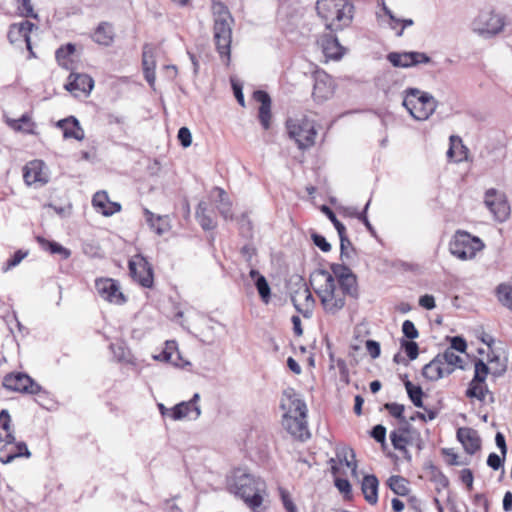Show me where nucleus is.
<instances>
[{
    "label": "nucleus",
    "mask_w": 512,
    "mask_h": 512,
    "mask_svg": "<svg viewBox=\"0 0 512 512\" xmlns=\"http://www.w3.org/2000/svg\"><path fill=\"white\" fill-rule=\"evenodd\" d=\"M36 239L43 249L48 250L52 254H60L63 259H67L71 255L70 250L57 242L46 240L41 236H37Z\"/></svg>",
    "instance_id": "4c0bfd02"
},
{
    "label": "nucleus",
    "mask_w": 512,
    "mask_h": 512,
    "mask_svg": "<svg viewBox=\"0 0 512 512\" xmlns=\"http://www.w3.org/2000/svg\"><path fill=\"white\" fill-rule=\"evenodd\" d=\"M255 286L259 293L260 298L264 303H268L270 300L271 289L264 276H259L255 281Z\"/></svg>",
    "instance_id": "49530a36"
},
{
    "label": "nucleus",
    "mask_w": 512,
    "mask_h": 512,
    "mask_svg": "<svg viewBox=\"0 0 512 512\" xmlns=\"http://www.w3.org/2000/svg\"><path fill=\"white\" fill-rule=\"evenodd\" d=\"M95 288L98 294L106 301L114 304H123L126 299L120 291L119 284L110 278L97 279Z\"/></svg>",
    "instance_id": "ddd939ff"
},
{
    "label": "nucleus",
    "mask_w": 512,
    "mask_h": 512,
    "mask_svg": "<svg viewBox=\"0 0 512 512\" xmlns=\"http://www.w3.org/2000/svg\"><path fill=\"white\" fill-rule=\"evenodd\" d=\"M457 439L463 445L464 450L472 455L481 447L478 432L469 427H461L457 430Z\"/></svg>",
    "instance_id": "aec40b11"
},
{
    "label": "nucleus",
    "mask_w": 512,
    "mask_h": 512,
    "mask_svg": "<svg viewBox=\"0 0 512 512\" xmlns=\"http://www.w3.org/2000/svg\"><path fill=\"white\" fill-rule=\"evenodd\" d=\"M466 396L469 398H477L481 402H485L486 398H489L491 403L494 402V395L488 389L484 382L471 381L468 389L466 390Z\"/></svg>",
    "instance_id": "c756f323"
},
{
    "label": "nucleus",
    "mask_w": 512,
    "mask_h": 512,
    "mask_svg": "<svg viewBox=\"0 0 512 512\" xmlns=\"http://www.w3.org/2000/svg\"><path fill=\"white\" fill-rule=\"evenodd\" d=\"M406 392L411 402L418 408H423L422 397L424 395L423 390L420 386H415L411 381L406 380L404 382Z\"/></svg>",
    "instance_id": "a19ab883"
},
{
    "label": "nucleus",
    "mask_w": 512,
    "mask_h": 512,
    "mask_svg": "<svg viewBox=\"0 0 512 512\" xmlns=\"http://www.w3.org/2000/svg\"><path fill=\"white\" fill-rule=\"evenodd\" d=\"M335 486L343 494H349L351 492V485L347 479L336 478Z\"/></svg>",
    "instance_id": "774afa93"
},
{
    "label": "nucleus",
    "mask_w": 512,
    "mask_h": 512,
    "mask_svg": "<svg viewBox=\"0 0 512 512\" xmlns=\"http://www.w3.org/2000/svg\"><path fill=\"white\" fill-rule=\"evenodd\" d=\"M371 436L379 443H383L386 438V428L383 425H376L371 431Z\"/></svg>",
    "instance_id": "e2e57ef3"
},
{
    "label": "nucleus",
    "mask_w": 512,
    "mask_h": 512,
    "mask_svg": "<svg viewBox=\"0 0 512 512\" xmlns=\"http://www.w3.org/2000/svg\"><path fill=\"white\" fill-rule=\"evenodd\" d=\"M505 18L494 11H481L471 23L474 33L488 39L499 34L505 27Z\"/></svg>",
    "instance_id": "0eeeda50"
},
{
    "label": "nucleus",
    "mask_w": 512,
    "mask_h": 512,
    "mask_svg": "<svg viewBox=\"0 0 512 512\" xmlns=\"http://www.w3.org/2000/svg\"><path fill=\"white\" fill-rule=\"evenodd\" d=\"M57 126L63 130L64 138H74L76 140H82L84 138V131L75 117L71 116L59 120Z\"/></svg>",
    "instance_id": "cd10ccee"
},
{
    "label": "nucleus",
    "mask_w": 512,
    "mask_h": 512,
    "mask_svg": "<svg viewBox=\"0 0 512 512\" xmlns=\"http://www.w3.org/2000/svg\"><path fill=\"white\" fill-rule=\"evenodd\" d=\"M178 139L183 147H189L192 143L190 130L187 127H181L178 131Z\"/></svg>",
    "instance_id": "4d7b16f0"
},
{
    "label": "nucleus",
    "mask_w": 512,
    "mask_h": 512,
    "mask_svg": "<svg viewBox=\"0 0 512 512\" xmlns=\"http://www.w3.org/2000/svg\"><path fill=\"white\" fill-rule=\"evenodd\" d=\"M312 240L313 243L323 252H329L331 250V245L324 236L319 234H313Z\"/></svg>",
    "instance_id": "13d9d810"
},
{
    "label": "nucleus",
    "mask_w": 512,
    "mask_h": 512,
    "mask_svg": "<svg viewBox=\"0 0 512 512\" xmlns=\"http://www.w3.org/2000/svg\"><path fill=\"white\" fill-rule=\"evenodd\" d=\"M65 87L76 96L78 92L89 95L94 87V80L88 74L71 73Z\"/></svg>",
    "instance_id": "6ab92c4d"
},
{
    "label": "nucleus",
    "mask_w": 512,
    "mask_h": 512,
    "mask_svg": "<svg viewBox=\"0 0 512 512\" xmlns=\"http://www.w3.org/2000/svg\"><path fill=\"white\" fill-rule=\"evenodd\" d=\"M483 248L480 238L461 230L456 231L449 244L450 253L462 261L473 259Z\"/></svg>",
    "instance_id": "423d86ee"
},
{
    "label": "nucleus",
    "mask_w": 512,
    "mask_h": 512,
    "mask_svg": "<svg viewBox=\"0 0 512 512\" xmlns=\"http://www.w3.org/2000/svg\"><path fill=\"white\" fill-rule=\"evenodd\" d=\"M92 204L104 216H111L121 210V205L116 202H111L105 191L96 192L93 196Z\"/></svg>",
    "instance_id": "b1692460"
},
{
    "label": "nucleus",
    "mask_w": 512,
    "mask_h": 512,
    "mask_svg": "<svg viewBox=\"0 0 512 512\" xmlns=\"http://www.w3.org/2000/svg\"><path fill=\"white\" fill-rule=\"evenodd\" d=\"M489 372V367L482 360H478L475 362V373L472 381H480L485 382L487 374Z\"/></svg>",
    "instance_id": "8fccbe9b"
},
{
    "label": "nucleus",
    "mask_w": 512,
    "mask_h": 512,
    "mask_svg": "<svg viewBox=\"0 0 512 512\" xmlns=\"http://www.w3.org/2000/svg\"><path fill=\"white\" fill-rule=\"evenodd\" d=\"M75 52V46L73 44H67L62 46L56 51V58L60 62L62 59L72 55Z\"/></svg>",
    "instance_id": "052dcab7"
},
{
    "label": "nucleus",
    "mask_w": 512,
    "mask_h": 512,
    "mask_svg": "<svg viewBox=\"0 0 512 512\" xmlns=\"http://www.w3.org/2000/svg\"><path fill=\"white\" fill-rule=\"evenodd\" d=\"M214 191L218 194L217 209L219 213L225 220L232 219V204L227 193L219 187H216Z\"/></svg>",
    "instance_id": "2f4dec72"
},
{
    "label": "nucleus",
    "mask_w": 512,
    "mask_h": 512,
    "mask_svg": "<svg viewBox=\"0 0 512 512\" xmlns=\"http://www.w3.org/2000/svg\"><path fill=\"white\" fill-rule=\"evenodd\" d=\"M28 255V251L18 250L14 255L7 261L5 270L11 269L18 264Z\"/></svg>",
    "instance_id": "6e6d98bb"
},
{
    "label": "nucleus",
    "mask_w": 512,
    "mask_h": 512,
    "mask_svg": "<svg viewBox=\"0 0 512 512\" xmlns=\"http://www.w3.org/2000/svg\"><path fill=\"white\" fill-rule=\"evenodd\" d=\"M336 455L338 460L341 463H344L348 468H350L353 475H356L357 464L353 449L347 447L342 448L337 451Z\"/></svg>",
    "instance_id": "79ce46f5"
},
{
    "label": "nucleus",
    "mask_w": 512,
    "mask_h": 512,
    "mask_svg": "<svg viewBox=\"0 0 512 512\" xmlns=\"http://www.w3.org/2000/svg\"><path fill=\"white\" fill-rule=\"evenodd\" d=\"M487 465L494 470H498L503 465V459L496 453H491L488 456Z\"/></svg>",
    "instance_id": "69168bd1"
},
{
    "label": "nucleus",
    "mask_w": 512,
    "mask_h": 512,
    "mask_svg": "<svg viewBox=\"0 0 512 512\" xmlns=\"http://www.w3.org/2000/svg\"><path fill=\"white\" fill-rule=\"evenodd\" d=\"M331 270L333 272L331 275L336 279V281H339L341 277L348 276L352 273L350 268L342 264H332Z\"/></svg>",
    "instance_id": "5fc2aeb1"
},
{
    "label": "nucleus",
    "mask_w": 512,
    "mask_h": 512,
    "mask_svg": "<svg viewBox=\"0 0 512 512\" xmlns=\"http://www.w3.org/2000/svg\"><path fill=\"white\" fill-rule=\"evenodd\" d=\"M389 488L397 495L404 496L408 493L406 480L398 475H393L388 479L387 482Z\"/></svg>",
    "instance_id": "37998d69"
},
{
    "label": "nucleus",
    "mask_w": 512,
    "mask_h": 512,
    "mask_svg": "<svg viewBox=\"0 0 512 512\" xmlns=\"http://www.w3.org/2000/svg\"><path fill=\"white\" fill-rule=\"evenodd\" d=\"M280 406L285 411L284 415L306 416L307 414L305 402L298 397L292 388H288L283 392Z\"/></svg>",
    "instance_id": "dca6fc26"
},
{
    "label": "nucleus",
    "mask_w": 512,
    "mask_h": 512,
    "mask_svg": "<svg viewBox=\"0 0 512 512\" xmlns=\"http://www.w3.org/2000/svg\"><path fill=\"white\" fill-rule=\"evenodd\" d=\"M336 283L337 287L340 288L346 296H357V281L353 273L348 276L341 277V279L336 281Z\"/></svg>",
    "instance_id": "58836bf2"
},
{
    "label": "nucleus",
    "mask_w": 512,
    "mask_h": 512,
    "mask_svg": "<svg viewBox=\"0 0 512 512\" xmlns=\"http://www.w3.org/2000/svg\"><path fill=\"white\" fill-rule=\"evenodd\" d=\"M498 301L512 312V284L501 283L496 288Z\"/></svg>",
    "instance_id": "ea45409f"
},
{
    "label": "nucleus",
    "mask_w": 512,
    "mask_h": 512,
    "mask_svg": "<svg viewBox=\"0 0 512 512\" xmlns=\"http://www.w3.org/2000/svg\"><path fill=\"white\" fill-rule=\"evenodd\" d=\"M19 14L23 17L37 18L31 0H14Z\"/></svg>",
    "instance_id": "de8ad7c7"
},
{
    "label": "nucleus",
    "mask_w": 512,
    "mask_h": 512,
    "mask_svg": "<svg viewBox=\"0 0 512 512\" xmlns=\"http://www.w3.org/2000/svg\"><path fill=\"white\" fill-rule=\"evenodd\" d=\"M44 163L40 160H34L24 167L23 178L27 185L46 183V175L43 172Z\"/></svg>",
    "instance_id": "412c9836"
},
{
    "label": "nucleus",
    "mask_w": 512,
    "mask_h": 512,
    "mask_svg": "<svg viewBox=\"0 0 512 512\" xmlns=\"http://www.w3.org/2000/svg\"><path fill=\"white\" fill-rule=\"evenodd\" d=\"M419 305L427 310L435 308V299L432 295H423L419 298Z\"/></svg>",
    "instance_id": "338daca9"
},
{
    "label": "nucleus",
    "mask_w": 512,
    "mask_h": 512,
    "mask_svg": "<svg viewBox=\"0 0 512 512\" xmlns=\"http://www.w3.org/2000/svg\"><path fill=\"white\" fill-rule=\"evenodd\" d=\"M484 203L496 221L502 223L509 218L510 206L504 193L494 188L488 189L485 193Z\"/></svg>",
    "instance_id": "1a4fd4ad"
},
{
    "label": "nucleus",
    "mask_w": 512,
    "mask_h": 512,
    "mask_svg": "<svg viewBox=\"0 0 512 512\" xmlns=\"http://www.w3.org/2000/svg\"><path fill=\"white\" fill-rule=\"evenodd\" d=\"M283 426L295 438H298L300 440H305L309 437L306 416L284 415L283 416Z\"/></svg>",
    "instance_id": "a211bd4d"
},
{
    "label": "nucleus",
    "mask_w": 512,
    "mask_h": 512,
    "mask_svg": "<svg viewBox=\"0 0 512 512\" xmlns=\"http://www.w3.org/2000/svg\"><path fill=\"white\" fill-rule=\"evenodd\" d=\"M388 61L394 67L409 68L418 64H427L431 58L423 52H391L387 56Z\"/></svg>",
    "instance_id": "9b49d317"
},
{
    "label": "nucleus",
    "mask_w": 512,
    "mask_h": 512,
    "mask_svg": "<svg viewBox=\"0 0 512 512\" xmlns=\"http://www.w3.org/2000/svg\"><path fill=\"white\" fill-rule=\"evenodd\" d=\"M129 272L132 278L145 288L153 285V270L149 262L137 255L129 261Z\"/></svg>",
    "instance_id": "9d476101"
},
{
    "label": "nucleus",
    "mask_w": 512,
    "mask_h": 512,
    "mask_svg": "<svg viewBox=\"0 0 512 512\" xmlns=\"http://www.w3.org/2000/svg\"><path fill=\"white\" fill-rule=\"evenodd\" d=\"M286 128L290 138L294 139L299 149H307L314 145L317 132L309 119H288Z\"/></svg>",
    "instance_id": "6e6552de"
},
{
    "label": "nucleus",
    "mask_w": 512,
    "mask_h": 512,
    "mask_svg": "<svg viewBox=\"0 0 512 512\" xmlns=\"http://www.w3.org/2000/svg\"><path fill=\"white\" fill-rule=\"evenodd\" d=\"M378 486L379 482L375 475L364 476L361 484V489L365 500L369 504H376L378 501Z\"/></svg>",
    "instance_id": "c85d7f7f"
},
{
    "label": "nucleus",
    "mask_w": 512,
    "mask_h": 512,
    "mask_svg": "<svg viewBox=\"0 0 512 512\" xmlns=\"http://www.w3.org/2000/svg\"><path fill=\"white\" fill-rule=\"evenodd\" d=\"M311 282L326 313L335 315L343 309L346 295L337 287L336 279L330 272L324 269L315 270L311 274Z\"/></svg>",
    "instance_id": "f257e3e1"
},
{
    "label": "nucleus",
    "mask_w": 512,
    "mask_h": 512,
    "mask_svg": "<svg viewBox=\"0 0 512 512\" xmlns=\"http://www.w3.org/2000/svg\"><path fill=\"white\" fill-rule=\"evenodd\" d=\"M254 98L261 104L259 108V120L264 129H269L271 120V98L262 90L255 91Z\"/></svg>",
    "instance_id": "a878e982"
},
{
    "label": "nucleus",
    "mask_w": 512,
    "mask_h": 512,
    "mask_svg": "<svg viewBox=\"0 0 512 512\" xmlns=\"http://www.w3.org/2000/svg\"><path fill=\"white\" fill-rule=\"evenodd\" d=\"M155 359L171 363L175 366H183L181 363V355L177 349L175 341H167L165 349Z\"/></svg>",
    "instance_id": "7c9ffc66"
},
{
    "label": "nucleus",
    "mask_w": 512,
    "mask_h": 512,
    "mask_svg": "<svg viewBox=\"0 0 512 512\" xmlns=\"http://www.w3.org/2000/svg\"><path fill=\"white\" fill-rule=\"evenodd\" d=\"M447 370H451V374L456 367L462 368V359L453 351V349H446L442 354L437 355Z\"/></svg>",
    "instance_id": "e433bc0d"
},
{
    "label": "nucleus",
    "mask_w": 512,
    "mask_h": 512,
    "mask_svg": "<svg viewBox=\"0 0 512 512\" xmlns=\"http://www.w3.org/2000/svg\"><path fill=\"white\" fill-rule=\"evenodd\" d=\"M450 374L451 370L446 369L437 355L422 369V376L428 381H437Z\"/></svg>",
    "instance_id": "5701e85b"
},
{
    "label": "nucleus",
    "mask_w": 512,
    "mask_h": 512,
    "mask_svg": "<svg viewBox=\"0 0 512 512\" xmlns=\"http://www.w3.org/2000/svg\"><path fill=\"white\" fill-rule=\"evenodd\" d=\"M366 350L373 359H376L380 356L381 349L380 344L377 341L367 340Z\"/></svg>",
    "instance_id": "680f3d73"
},
{
    "label": "nucleus",
    "mask_w": 512,
    "mask_h": 512,
    "mask_svg": "<svg viewBox=\"0 0 512 512\" xmlns=\"http://www.w3.org/2000/svg\"><path fill=\"white\" fill-rule=\"evenodd\" d=\"M384 409H386L393 417L406 423L405 417L403 416L405 409L404 405L398 403H386L384 404Z\"/></svg>",
    "instance_id": "3c124183"
},
{
    "label": "nucleus",
    "mask_w": 512,
    "mask_h": 512,
    "mask_svg": "<svg viewBox=\"0 0 512 512\" xmlns=\"http://www.w3.org/2000/svg\"><path fill=\"white\" fill-rule=\"evenodd\" d=\"M280 497L283 503V506L288 512H297L296 506L291 499L289 492L284 488H279Z\"/></svg>",
    "instance_id": "864d4df0"
},
{
    "label": "nucleus",
    "mask_w": 512,
    "mask_h": 512,
    "mask_svg": "<svg viewBox=\"0 0 512 512\" xmlns=\"http://www.w3.org/2000/svg\"><path fill=\"white\" fill-rule=\"evenodd\" d=\"M291 301L297 311L306 315L314 305V298L306 283L300 280L299 287L291 294Z\"/></svg>",
    "instance_id": "f3484780"
},
{
    "label": "nucleus",
    "mask_w": 512,
    "mask_h": 512,
    "mask_svg": "<svg viewBox=\"0 0 512 512\" xmlns=\"http://www.w3.org/2000/svg\"><path fill=\"white\" fill-rule=\"evenodd\" d=\"M352 244L346 235L340 236V255L341 259L349 258L348 249L351 248Z\"/></svg>",
    "instance_id": "0e129e2a"
},
{
    "label": "nucleus",
    "mask_w": 512,
    "mask_h": 512,
    "mask_svg": "<svg viewBox=\"0 0 512 512\" xmlns=\"http://www.w3.org/2000/svg\"><path fill=\"white\" fill-rule=\"evenodd\" d=\"M142 65H143V70H145L147 68H150V69L156 68L155 48L152 44H145L143 46Z\"/></svg>",
    "instance_id": "c03bdc74"
},
{
    "label": "nucleus",
    "mask_w": 512,
    "mask_h": 512,
    "mask_svg": "<svg viewBox=\"0 0 512 512\" xmlns=\"http://www.w3.org/2000/svg\"><path fill=\"white\" fill-rule=\"evenodd\" d=\"M0 441H4L5 444H12L15 441L10 431V415L6 409L0 412Z\"/></svg>",
    "instance_id": "72a5a7b5"
},
{
    "label": "nucleus",
    "mask_w": 512,
    "mask_h": 512,
    "mask_svg": "<svg viewBox=\"0 0 512 512\" xmlns=\"http://www.w3.org/2000/svg\"><path fill=\"white\" fill-rule=\"evenodd\" d=\"M144 215L149 227L159 236L165 234L170 230V223L168 216L155 215L149 209H144Z\"/></svg>",
    "instance_id": "bb28decb"
},
{
    "label": "nucleus",
    "mask_w": 512,
    "mask_h": 512,
    "mask_svg": "<svg viewBox=\"0 0 512 512\" xmlns=\"http://www.w3.org/2000/svg\"><path fill=\"white\" fill-rule=\"evenodd\" d=\"M320 44L327 58L338 60L345 53V48L339 43L338 39L331 34L324 35L320 40Z\"/></svg>",
    "instance_id": "393cba45"
},
{
    "label": "nucleus",
    "mask_w": 512,
    "mask_h": 512,
    "mask_svg": "<svg viewBox=\"0 0 512 512\" xmlns=\"http://www.w3.org/2000/svg\"><path fill=\"white\" fill-rule=\"evenodd\" d=\"M34 28L37 29V27L28 20H24L19 23H14L9 28L8 39L12 44L22 42L25 43L30 54L34 56L30 38V33Z\"/></svg>",
    "instance_id": "2eb2a0df"
},
{
    "label": "nucleus",
    "mask_w": 512,
    "mask_h": 512,
    "mask_svg": "<svg viewBox=\"0 0 512 512\" xmlns=\"http://www.w3.org/2000/svg\"><path fill=\"white\" fill-rule=\"evenodd\" d=\"M194 413L191 407V402H181L173 407L171 416L174 420H181L185 417L191 416Z\"/></svg>",
    "instance_id": "a18cd8bd"
},
{
    "label": "nucleus",
    "mask_w": 512,
    "mask_h": 512,
    "mask_svg": "<svg viewBox=\"0 0 512 512\" xmlns=\"http://www.w3.org/2000/svg\"><path fill=\"white\" fill-rule=\"evenodd\" d=\"M31 453L27 448V445L24 442H19L17 444H5L0 449V461L3 464L11 463L14 459L18 457H30Z\"/></svg>",
    "instance_id": "4be33fe9"
},
{
    "label": "nucleus",
    "mask_w": 512,
    "mask_h": 512,
    "mask_svg": "<svg viewBox=\"0 0 512 512\" xmlns=\"http://www.w3.org/2000/svg\"><path fill=\"white\" fill-rule=\"evenodd\" d=\"M229 489L243 499L251 509L256 510L262 505L266 484L259 477L250 474L245 469L238 468L234 470L229 480Z\"/></svg>",
    "instance_id": "f03ea898"
},
{
    "label": "nucleus",
    "mask_w": 512,
    "mask_h": 512,
    "mask_svg": "<svg viewBox=\"0 0 512 512\" xmlns=\"http://www.w3.org/2000/svg\"><path fill=\"white\" fill-rule=\"evenodd\" d=\"M213 37L217 51L221 57L230 60V47L232 42V25L234 19L228 7L222 2H213Z\"/></svg>",
    "instance_id": "20e7f679"
},
{
    "label": "nucleus",
    "mask_w": 512,
    "mask_h": 512,
    "mask_svg": "<svg viewBox=\"0 0 512 512\" xmlns=\"http://www.w3.org/2000/svg\"><path fill=\"white\" fill-rule=\"evenodd\" d=\"M334 94V83L331 76L324 71H317L314 74L313 99L322 103L330 99Z\"/></svg>",
    "instance_id": "f8f14e48"
},
{
    "label": "nucleus",
    "mask_w": 512,
    "mask_h": 512,
    "mask_svg": "<svg viewBox=\"0 0 512 512\" xmlns=\"http://www.w3.org/2000/svg\"><path fill=\"white\" fill-rule=\"evenodd\" d=\"M401 347L405 350V353L409 360H415L418 357L419 347L416 342L409 341L407 339H402Z\"/></svg>",
    "instance_id": "09e8293b"
},
{
    "label": "nucleus",
    "mask_w": 512,
    "mask_h": 512,
    "mask_svg": "<svg viewBox=\"0 0 512 512\" xmlns=\"http://www.w3.org/2000/svg\"><path fill=\"white\" fill-rule=\"evenodd\" d=\"M196 219L204 230H212L216 227V222L208 214L207 204L205 202H200L198 204L196 209Z\"/></svg>",
    "instance_id": "f704fd0d"
},
{
    "label": "nucleus",
    "mask_w": 512,
    "mask_h": 512,
    "mask_svg": "<svg viewBox=\"0 0 512 512\" xmlns=\"http://www.w3.org/2000/svg\"><path fill=\"white\" fill-rule=\"evenodd\" d=\"M404 94L403 106L416 120H427L438 106L437 100L430 93L418 88H408Z\"/></svg>",
    "instance_id": "39448f33"
},
{
    "label": "nucleus",
    "mask_w": 512,
    "mask_h": 512,
    "mask_svg": "<svg viewBox=\"0 0 512 512\" xmlns=\"http://www.w3.org/2000/svg\"><path fill=\"white\" fill-rule=\"evenodd\" d=\"M409 431V426L406 423L405 427H401L398 430L392 431L390 434V440L393 447L399 451L406 452V445L408 444V438L406 434Z\"/></svg>",
    "instance_id": "c9c22d12"
},
{
    "label": "nucleus",
    "mask_w": 512,
    "mask_h": 512,
    "mask_svg": "<svg viewBox=\"0 0 512 512\" xmlns=\"http://www.w3.org/2000/svg\"><path fill=\"white\" fill-rule=\"evenodd\" d=\"M316 10L326 28L337 31L350 25L354 7L347 0H318Z\"/></svg>",
    "instance_id": "7ed1b4c3"
},
{
    "label": "nucleus",
    "mask_w": 512,
    "mask_h": 512,
    "mask_svg": "<svg viewBox=\"0 0 512 512\" xmlns=\"http://www.w3.org/2000/svg\"><path fill=\"white\" fill-rule=\"evenodd\" d=\"M113 28L108 23H101L94 32L93 39L96 43L108 46L113 41Z\"/></svg>",
    "instance_id": "473e14b6"
},
{
    "label": "nucleus",
    "mask_w": 512,
    "mask_h": 512,
    "mask_svg": "<svg viewBox=\"0 0 512 512\" xmlns=\"http://www.w3.org/2000/svg\"><path fill=\"white\" fill-rule=\"evenodd\" d=\"M450 343L451 345L448 349H453V351L463 353L467 348L466 341L460 336L452 337Z\"/></svg>",
    "instance_id": "bf43d9fd"
},
{
    "label": "nucleus",
    "mask_w": 512,
    "mask_h": 512,
    "mask_svg": "<svg viewBox=\"0 0 512 512\" xmlns=\"http://www.w3.org/2000/svg\"><path fill=\"white\" fill-rule=\"evenodd\" d=\"M402 332L407 339L413 340L418 338L419 332L414 323L410 320H405L402 324Z\"/></svg>",
    "instance_id": "603ef678"
},
{
    "label": "nucleus",
    "mask_w": 512,
    "mask_h": 512,
    "mask_svg": "<svg viewBox=\"0 0 512 512\" xmlns=\"http://www.w3.org/2000/svg\"><path fill=\"white\" fill-rule=\"evenodd\" d=\"M3 385L9 390L27 392L30 394H36L40 391V386L34 383L28 375L23 373L9 374L5 376Z\"/></svg>",
    "instance_id": "4468645a"
}]
</instances>
